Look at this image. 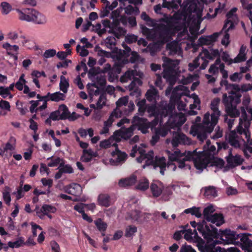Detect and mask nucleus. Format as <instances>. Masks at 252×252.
Returning a JSON list of instances; mask_svg holds the SVG:
<instances>
[{
  "instance_id": "obj_52",
  "label": "nucleus",
  "mask_w": 252,
  "mask_h": 252,
  "mask_svg": "<svg viewBox=\"0 0 252 252\" xmlns=\"http://www.w3.org/2000/svg\"><path fill=\"white\" fill-rule=\"evenodd\" d=\"M146 47L147 48L144 49L143 51L147 50L152 56L154 55L158 50V46L156 43H150Z\"/></svg>"
},
{
  "instance_id": "obj_41",
  "label": "nucleus",
  "mask_w": 252,
  "mask_h": 252,
  "mask_svg": "<svg viewBox=\"0 0 252 252\" xmlns=\"http://www.w3.org/2000/svg\"><path fill=\"white\" fill-rule=\"evenodd\" d=\"M134 75V70H127L121 77L120 80L122 83L127 82L128 80H131Z\"/></svg>"
},
{
  "instance_id": "obj_56",
  "label": "nucleus",
  "mask_w": 252,
  "mask_h": 252,
  "mask_svg": "<svg viewBox=\"0 0 252 252\" xmlns=\"http://www.w3.org/2000/svg\"><path fill=\"white\" fill-rule=\"evenodd\" d=\"M125 11L126 13L128 15H131L133 13L136 15H138L139 13V10L137 7H133L130 5H128L126 7Z\"/></svg>"
},
{
  "instance_id": "obj_50",
  "label": "nucleus",
  "mask_w": 252,
  "mask_h": 252,
  "mask_svg": "<svg viewBox=\"0 0 252 252\" xmlns=\"http://www.w3.org/2000/svg\"><path fill=\"white\" fill-rule=\"evenodd\" d=\"M128 63V59L126 57L124 58L123 55L121 54L117 57V61L115 63L122 68L125 64Z\"/></svg>"
},
{
  "instance_id": "obj_43",
  "label": "nucleus",
  "mask_w": 252,
  "mask_h": 252,
  "mask_svg": "<svg viewBox=\"0 0 252 252\" xmlns=\"http://www.w3.org/2000/svg\"><path fill=\"white\" fill-rule=\"evenodd\" d=\"M157 103H152L151 104L148 105L146 109L147 112L150 115L156 116L158 115V111L157 110Z\"/></svg>"
},
{
  "instance_id": "obj_44",
  "label": "nucleus",
  "mask_w": 252,
  "mask_h": 252,
  "mask_svg": "<svg viewBox=\"0 0 252 252\" xmlns=\"http://www.w3.org/2000/svg\"><path fill=\"white\" fill-rule=\"evenodd\" d=\"M61 81L60 83V90L63 92V93H66L67 89L69 87V83L63 76H61Z\"/></svg>"
},
{
  "instance_id": "obj_35",
  "label": "nucleus",
  "mask_w": 252,
  "mask_h": 252,
  "mask_svg": "<svg viewBox=\"0 0 252 252\" xmlns=\"http://www.w3.org/2000/svg\"><path fill=\"white\" fill-rule=\"evenodd\" d=\"M59 110H60V112L61 111L62 112V114H60L61 120H66L69 117L70 112L67 107L65 104L60 105Z\"/></svg>"
},
{
  "instance_id": "obj_37",
  "label": "nucleus",
  "mask_w": 252,
  "mask_h": 252,
  "mask_svg": "<svg viewBox=\"0 0 252 252\" xmlns=\"http://www.w3.org/2000/svg\"><path fill=\"white\" fill-rule=\"evenodd\" d=\"M220 85L221 86L224 85L225 87L226 90L228 91V92H230L231 90H237L238 89V84L229 83L228 81L226 80V79H225L224 80H222L220 81Z\"/></svg>"
},
{
  "instance_id": "obj_47",
  "label": "nucleus",
  "mask_w": 252,
  "mask_h": 252,
  "mask_svg": "<svg viewBox=\"0 0 252 252\" xmlns=\"http://www.w3.org/2000/svg\"><path fill=\"white\" fill-rule=\"evenodd\" d=\"M128 103V97L127 96L120 97L116 103L117 107L115 109H117L118 111H120L119 110V108L123 106V105L126 106Z\"/></svg>"
},
{
  "instance_id": "obj_17",
  "label": "nucleus",
  "mask_w": 252,
  "mask_h": 252,
  "mask_svg": "<svg viewBox=\"0 0 252 252\" xmlns=\"http://www.w3.org/2000/svg\"><path fill=\"white\" fill-rule=\"evenodd\" d=\"M137 181L136 176L132 174L129 177L119 180L118 184L120 187L128 188L135 185Z\"/></svg>"
},
{
  "instance_id": "obj_10",
  "label": "nucleus",
  "mask_w": 252,
  "mask_h": 252,
  "mask_svg": "<svg viewBox=\"0 0 252 252\" xmlns=\"http://www.w3.org/2000/svg\"><path fill=\"white\" fill-rule=\"evenodd\" d=\"M217 241H208L205 244H198V248L201 252H222V248L216 247Z\"/></svg>"
},
{
  "instance_id": "obj_59",
  "label": "nucleus",
  "mask_w": 252,
  "mask_h": 252,
  "mask_svg": "<svg viewBox=\"0 0 252 252\" xmlns=\"http://www.w3.org/2000/svg\"><path fill=\"white\" fill-rule=\"evenodd\" d=\"M31 106L30 107V111L31 113H37L38 111L37 106L39 105V101L31 100L30 101Z\"/></svg>"
},
{
  "instance_id": "obj_49",
  "label": "nucleus",
  "mask_w": 252,
  "mask_h": 252,
  "mask_svg": "<svg viewBox=\"0 0 252 252\" xmlns=\"http://www.w3.org/2000/svg\"><path fill=\"white\" fill-rule=\"evenodd\" d=\"M141 217V212L138 210H132L129 213V217L135 221L139 222Z\"/></svg>"
},
{
  "instance_id": "obj_1",
  "label": "nucleus",
  "mask_w": 252,
  "mask_h": 252,
  "mask_svg": "<svg viewBox=\"0 0 252 252\" xmlns=\"http://www.w3.org/2000/svg\"><path fill=\"white\" fill-rule=\"evenodd\" d=\"M238 89L231 90L228 92V96L225 93L222 95L223 103L227 114L231 118L237 117L240 115V112L237 108V105L241 102L242 94L240 92H246L252 89L250 84H243L240 87L238 84Z\"/></svg>"
},
{
  "instance_id": "obj_42",
  "label": "nucleus",
  "mask_w": 252,
  "mask_h": 252,
  "mask_svg": "<svg viewBox=\"0 0 252 252\" xmlns=\"http://www.w3.org/2000/svg\"><path fill=\"white\" fill-rule=\"evenodd\" d=\"M166 49L169 51V54L170 55L176 54L178 51L177 43L174 42L167 43L166 45Z\"/></svg>"
},
{
  "instance_id": "obj_54",
  "label": "nucleus",
  "mask_w": 252,
  "mask_h": 252,
  "mask_svg": "<svg viewBox=\"0 0 252 252\" xmlns=\"http://www.w3.org/2000/svg\"><path fill=\"white\" fill-rule=\"evenodd\" d=\"M137 228L135 226L129 225L126 229L125 236L129 238L132 237L137 232Z\"/></svg>"
},
{
  "instance_id": "obj_63",
  "label": "nucleus",
  "mask_w": 252,
  "mask_h": 252,
  "mask_svg": "<svg viewBox=\"0 0 252 252\" xmlns=\"http://www.w3.org/2000/svg\"><path fill=\"white\" fill-rule=\"evenodd\" d=\"M130 57L128 60L129 63H135L136 62L138 61L140 56L136 51H132L130 54Z\"/></svg>"
},
{
  "instance_id": "obj_62",
  "label": "nucleus",
  "mask_w": 252,
  "mask_h": 252,
  "mask_svg": "<svg viewBox=\"0 0 252 252\" xmlns=\"http://www.w3.org/2000/svg\"><path fill=\"white\" fill-rule=\"evenodd\" d=\"M106 99L105 97L103 95H100L97 102L96 104V109H101L103 106L105 105V102L104 101Z\"/></svg>"
},
{
  "instance_id": "obj_55",
  "label": "nucleus",
  "mask_w": 252,
  "mask_h": 252,
  "mask_svg": "<svg viewBox=\"0 0 252 252\" xmlns=\"http://www.w3.org/2000/svg\"><path fill=\"white\" fill-rule=\"evenodd\" d=\"M104 42L107 48L112 49L116 45V40L113 36H108L104 40Z\"/></svg>"
},
{
  "instance_id": "obj_32",
  "label": "nucleus",
  "mask_w": 252,
  "mask_h": 252,
  "mask_svg": "<svg viewBox=\"0 0 252 252\" xmlns=\"http://www.w3.org/2000/svg\"><path fill=\"white\" fill-rule=\"evenodd\" d=\"M136 105L138 107V111L139 114L143 116L146 111L147 104L145 99H142L136 102Z\"/></svg>"
},
{
  "instance_id": "obj_15",
  "label": "nucleus",
  "mask_w": 252,
  "mask_h": 252,
  "mask_svg": "<svg viewBox=\"0 0 252 252\" xmlns=\"http://www.w3.org/2000/svg\"><path fill=\"white\" fill-rule=\"evenodd\" d=\"M146 99L151 103H157V100L159 98V94L158 90L154 86L150 87V88L147 90L145 94Z\"/></svg>"
},
{
  "instance_id": "obj_3",
  "label": "nucleus",
  "mask_w": 252,
  "mask_h": 252,
  "mask_svg": "<svg viewBox=\"0 0 252 252\" xmlns=\"http://www.w3.org/2000/svg\"><path fill=\"white\" fill-rule=\"evenodd\" d=\"M164 21L167 25L161 24L159 27L160 38L159 41L162 44L167 42L171 35L176 32L180 30V28L175 25L177 24V22L174 21L173 16L165 18Z\"/></svg>"
},
{
  "instance_id": "obj_40",
  "label": "nucleus",
  "mask_w": 252,
  "mask_h": 252,
  "mask_svg": "<svg viewBox=\"0 0 252 252\" xmlns=\"http://www.w3.org/2000/svg\"><path fill=\"white\" fill-rule=\"evenodd\" d=\"M184 213L186 214H191L198 218H201L202 216V214L200 211V208L196 207H192L187 209L184 211Z\"/></svg>"
},
{
  "instance_id": "obj_57",
  "label": "nucleus",
  "mask_w": 252,
  "mask_h": 252,
  "mask_svg": "<svg viewBox=\"0 0 252 252\" xmlns=\"http://www.w3.org/2000/svg\"><path fill=\"white\" fill-rule=\"evenodd\" d=\"M122 114V113L121 111H118L117 109H115L111 113L108 120H110V121H112V123H113L115 121V119L121 117Z\"/></svg>"
},
{
  "instance_id": "obj_38",
  "label": "nucleus",
  "mask_w": 252,
  "mask_h": 252,
  "mask_svg": "<svg viewBox=\"0 0 252 252\" xmlns=\"http://www.w3.org/2000/svg\"><path fill=\"white\" fill-rule=\"evenodd\" d=\"M11 191L10 188L8 186H5L4 191L2 192L3 199L6 204L7 205H10L11 200L10 192Z\"/></svg>"
},
{
  "instance_id": "obj_53",
  "label": "nucleus",
  "mask_w": 252,
  "mask_h": 252,
  "mask_svg": "<svg viewBox=\"0 0 252 252\" xmlns=\"http://www.w3.org/2000/svg\"><path fill=\"white\" fill-rule=\"evenodd\" d=\"M111 32L114 34L116 37L119 38L121 36L125 35L126 31L124 28L119 27L116 28L115 30L114 29L111 30Z\"/></svg>"
},
{
  "instance_id": "obj_58",
  "label": "nucleus",
  "mask_w": 252,
  "mask_h": 252,
  "mask_svg": "<svg viewBox=\"0 0 252 252\" xmlns=\"http://www.w3.org/2000/svg\"><path fill=\"white\" fill-rule=\"evenodd\" d=\"M137 36L134 34H127L125 37V41L128 44H131L136 42L137 40Z\"/></svg>"
},
{
  "instance_id": "obj_6",
  "label": "nucleus",
  "mask_w": 252,
  "mask_h": 252,
  "mask_svg": "<svg viewBox=\"0 0 252 252\" xmlns=\"http://www.w3.org/2000/svg\"><path fill=\"white\" fill-rule=\"evenodd\" d=\"M245 235H246V233L237 234L235 231L230 229H220L219 232V238L224 244H234L238 242L239 239H240L242 244L241 239Z\"/></svg>"
},
{
  "instance_id": "obj_36",
  "label": "nucleus",
  "mask_w": 252,
  "mask_h": 252,
  "mask_svg": "<svg viewBox=\"0 0 252 252\" xmlns=\"http://www.w3.org/2000/svg\"><path fill=\"white\" fill-rule=\"evenodd\" d=\"M41 210H42V215L44 217L45 215H47V214L55 213L57 211V208L51 205L43 204L41 207Z\"/></svg>"
},
{
  "instance_id": "obj_19",
  "label": "nucleus",
  "mask_w": 252,
  "mask_h": 252,
  "mask_svg": "<svg viewBox=\"0 0 252 252\" xmlns=\"http://www.w3.org/2000/svg\"><path fill=\"white\" fill-rule=\"evenodd\" d=\"M232 149H229L228 156L226 158V161L230 165H240L242 164L244 160L239 155H232Z\"/></svg>"
},
{
  "instance_id": "obj_9",
  "label": "nucleus",
  "mask_w": 252,
  "mask_h": 252,
  "mask_svg": "<svg viewBox=\"0 0 252 252\" xmlns=\"http://www.w3.org/2000/svg\"><path fill=\"white\" fill-rule=\"evenodd\" d=\"M132 123H133V126H135L137 129L142 133L146 134L148 132V129L150 128V126L149 122L147 119L135 115L133 117Z\"/></svg>"
},
{
  "instance_id": "obj_23",
  "label": "nucleus",
  "mask_w": 252,
  "mask_h": 252,
  "mask_svg": "<svg viewBox=\"0 0 252 252\" xmlns=\"http://www.w3.org/2000/svg\"><path fill=\"white\" fill-rule=\"evenodd\" d=\"M136 182L135 188L137 190L145 191L149 188V181L145 177H141Z\"/></svg>"
},
{
  "instance_id": "obj_7",
  "label": "nucleus",
  "mask_w": 252,
  "mask_h": 252,
  "mask_svg": "<svg viewBox=\"0 0 252 252\" xmlns=\"http://www.w3.org/2000/svg\"><path fill=\"white\" fill-rule=\"evenodd\" d=\"M212 223L208 224L204 220L203 225L199 226L198 231L206 241H213L214 239L219 238V232Z\"/></svg>"
},
{
  "instance_id": "obj_26",
  "label": "nucleus",
  "mask_w": 252,
  "mask_h": 252,
  "mask_svg": "<svg viewBox=\"0 0 252 252\" xmlns=\"http://www.w3.org/2000/svg\"><path fill=\"white\" fill-rule=\"evenodd\" d=\"M178 64L179 62L177 60H172L165 57L163 59L162 66H165L169 69H173V70L174 71Z\"/></svg>"
},
{
  "instance_id": "obj_28",
  "label": "nucleus",
  "mask_w": 252,
  "mask_h": 252,
  "mask_svg": "<svg viewBox=\"0 0 252 252\" xmlns=\"http://www.w3.org/2000/svg\"><path fill=\"white\" fill-rule=\"evenodd\" d=\"M204 195L208 198H214L217 196V191L213 186H208L204 188Z\"/></svg>"
},
{
  "instance_id": "obj_12",
  "label": "nucleus",
  "mask_w": 252,
  "mask_h": 252,
  "mask_svg": "<svg viewBox=\"0 0 252 252\" xmlns=\"http://www.w3.org/2000/svg\"><path fill=\"white\" fill-rule=\"evenodd\" d=\"M220 101V98L217 97L213 99L211 102L210 107L213 111V113L211 114V117L214 124H217L220 115V111L218 108Z\"/></svg>"
},
{
  "instance_id": "obj_24",
  "label": "nucleus",
  "mask_w": 252,
  "mask_h": 252,
  "mask_svg": "<svg viewBox=\"0 0 252 252\" xmlns=\"http://www.w3.org/2000/svg\"><path fill=\"white\" fill-rule=\"evenodd\" d=\"M98 205L108 207L111 205V199L110 196L108 194H100L98 197Z\"/></svg>"
},
{
  "instance_id": "obj_48",
  "label": "nucleus",
  "mask_w": 252,
  "mask_h": 252,
  "mask_svg": "<svg viewBox=\"0 0 252 252\" xmlns=\"http://www.w3.org/2000/svg\"><path fill=\"white\" fill-rule=\"evenodd\" d=\"M0 7L1 8V13L3 15L8 14L12 10L11 5L7 2H2L0 4Z\"/></svg>"
},
{
  "instance_id": "obj_60",
  "label": "nucleus",
  "mask_w": 252,
  "mask_h": 252,
  "mask_svg": "<svg viewBox=\"0 0 252 252\" xmlns=\"http://www.w3.org/2000/svg\"><path fill=\"white\" fill-rule=\"evenodd\" d=\"M112 140L115 141L116 142H120L121 138V130H117L114 133L112 136L110 137Z\"/></svg>"
},
{
  "instance_id": "obj_11",
  "label": "nucleus",
  "mask_w": 252,
  "mask_h": 252,
  "mask_svg": "<svg viewBox=\"0 0 252 252\" xmlns=\"http://www.w3.org/2000/svg\"><path fill=\"white\" fill-rule=\"evenodd\" d=\"M183 157H184V153H182L180 150H177L169 156V160L171 161H178V167L181 169H183L186 166H188L189 169L190 166L185 163L186 160H184Z\"/></svg>"
},
{
  "instance_id": "obj_14",
  "label": "nucleus",
  "mask_w": 252,
  "mask_h": 252,
  "mask_svg": "<svg viewBox=\"0 0 252 252\" xmlns=\"http://www.w3.org/2000/svg\"><path fill=\"white\" fill-rule=\"evenodd\" d=\"M225 138L228 143L234 148H240V136L237 134L235 130H231L225 135Z\"/></svg>"
},
{
  "instance_id": "obj_34",
  "label": "nucleus",
  "mask_w": 252,
  "mask_h": 252,
  "mask_svg": "<svg viewBox=\"0 0 252 252\" xmlns=\"http://www.w3.org/2000/svg\"><path fill=\"white\" fill-rule=\"evenodd\" d=\"M94 222L99 231H106L108 225L101 218H98Z\"/></svg>"
},
{
  "instance_id": "obj_27",
  "label": "nucleus",
  "mask_w": 252,
  "mask_h": 252,
  "mask_svg": "<svg viewBox=\"0 0 252 252\" xmlns=\"http://www.w3.org/2000/svg\"><path fill=\"white\" fill-rule=\"evenodd\" d=\"M48 97H49V99L51 101L59 102L61 100H64L65 95L60 92H57L53 94L48 93Z\"/></svg>"
},
{
  "instance_id": "obj_8",
  "label": "nucleus",
  "mask_w": 252,
  "mask_h": 252,
  "mask_svg": "<svg viewBox=\"0 0 252 252\" xmlns=\"http://www.w3.org/2000/svg\"><path fill=\"white\" fill-rule=\"evenodd\" d=\"M213 130L214 128L211 125L208 126L197 125L191 128L193 135L196 136L197 139L201 141L205 140L207 138V134L211 133Z\"/></svg>"
},
{
  "instance_id": "obj_22",
  "label": "nucleus",
  "mask_w": 252,
  "mask_h": 252,
  "mask_svg": "<svg viewBox=\"0 0 252 252\" xmlns=\"http://www.w3.org/2000/svg\"><path fill=\"white\" fill-rule=\"evenodd\" d=\"M150 189L153 196L158 197L162 193L163 187L160 182H154L151 184Z\"/></svg>"
},
{
  "instance_id": "obj_20",
  "label": "nucleus",
  "mask_w": 252,
  "mask_h": 252,
  "mask_svg": "<svg viewBox=\"0 0 252 252\" xmlns=\"http://www.w3.org/2000/svg\"><path fill=\"white\" fill-rule=\"evenodd\" d=\"M64 191L66 193L74 195L79 196L81 193V187L77 183H72L64 188Z\"/></svg>"
},
{
  "instance_id": "obj_39",
  "label": "nucleus",
  "mask_w": 252,
  "mask_h": 252,
  "mask_svg": "<svg viewBox=\"0 0 252 252\" xmlns=\"http://www.w3.org/2000/svg\"><path fill=\"white\" fill-rule=\"evenodd\" d=\"M164 69L162 73V76L166 80H170V79H173L174 81H175V77L173 75L174 73V70L173 69H169L167 68L165 66H163Z\"/></svg>"
},
{
  "instance_id": "obj_18",
  "label": "nucleus",
  "mask_w": 252,
  "mask_h": 252,
  "mask_svg": "<svg viewBox=\"0 0 252 252\" xmlns=\"http://www.w3.org/2000/svg\"><path fill=\"white\" fill-rule=\"evenodd\" d=\"M249 237H252V234L246 233L242 238V249L245 252H252V240Z\"/></svg>"
},
{
  "instance_id": "obj_64",
  "label": "nucleus",
  "mask_w": 252,
  "mask_h": 252,
  "mask_svg": "<svg viewBox=\"0 0 252 252\" xmlns=\"http://www.w3.org/2000/svg\"><path fill=\"white\" fill-rule=\"evenodd\" d=\"M180 252H196L190 245H183L180 249Z\"/></svg>"
},
{
  "instance_id": "obj_45",
  "label": "nucleus",
  "mask_w": 252,
  "mask_h": 252,
  "mask_svg": "<svg viewBox=\"0 0 252 252\" xmlns=\"http://www.w3.org/2000/svg\"><path fill=\"white\" fill-rule=\"evenodd\" d=\"M210 118V114L209 113H206L204 116L202 124H198V125H203V126H211V125L213 126L214 128L215 126L217 124H213V122L212 121V119L211 118V121L209 120Z\"/></svg>"
},
{
  "instance_id": "obj_46",
  "label": "nucleus",
  "mask_w": 252,
  "mask_h": 252,
  "mask_svg": "<svg viewBox=\"0 0 252 252\" xmlns=\"http://www.w3.org/2000/svg\"><path fill=\"white\" fill-rule=\"evenodd\" d=\"M63 173H72L73 169L69 164H65V160L62 162L59 167Z\"/></svg>"
},
{
  "instance_id": "obj_2",
  "label": "nucleus",
  "mask_w": 252,
  "mask_h": 252,
  "mask_svg": "<svg viewBox=\"0 0 252 252\" xmlns=\"http://www.w3.org/2000/svg\"><path fill=\"white\" fill-rule=\"evenodd\" d=\"M194 9H190V7L192 6L191 5L189 6V9H187V11L189 13L186 12H182L181 13L176 12L173 15V18L174 21H177V24L178 21L182 19L186 21L188 19L187 22L189 23L192 21L194 23H196L197 29L195 30L196 32L199 29L200 24L202 21L201 15H202V10L201 9H196L197 8V5L196 4L193 5Z\"/></svg>"
},
{
  "instance_id": "obj_61",
  "label": "nucleus",
  "mask_w": 252,
  "mask_h": 252,
  "mask_svg": "<svg viewBox=\"0 0 252 252\" xmlns=\"http://www.w3.org/2000/svg\"><path fill=\"white\" fill-rule=\"evenodd\" d=\"M221 59L222 61L227 63L228 65H230L234 63V60L230 58L229 54L226 52L222 53Z\"/></svg>"
},
{
  "instance_id": "obj_51",
  "label": "nucleus",
  "mask_w": 252,
  "mask_h": 252,
  "mask_svg": "<svg viewBox=\"0 0 252 252\" xmlns=\"http://www.w3.org/2000/svg\"><path fill=\"white\" fill-rule=\"evenodd\" d=\"M174 109L175 105L174 104H169L162 110V115L164 117L168 115H171Z\"/></svg>"
},
{
  "instance_id": "obj_33",
  "label": "nucleus",
  "mask_w": 252,
  "mask_h": 252,
  "mask_svg": "<svg viewBox=\"0 0 252 252\" xmlns=\"http://www.w3.org/2000/svg\"><path fill=\"white\" fill-rule=\"evenodd\" d=\"M47 160H51L50 162L48 164V166L49 167H56L58 165H59L60 166L61 163L64 160L63 158H60L59 157L54 158V156L48 158Z\"/></svg>"
},
{
  "instance_id": "obj_30",
  "label": "nucleus",
  "mask_w": 252,
  "mask_h": 252,
  "mask_svg": "<svg viewBox=\"0 0 252 252\" xmlns=\"http://www.w3.org/2000/svg\"><path fill=\"white\" fill-rule=\"evenodd\" d=\"M209 164L211 166H216L221 169L224 166L225 162L220 158H214L209 159Z\"/></svg>"
},
{
  "instance_id": "obj_21",
  "label": "nucleus",
  "mask_w": 252,
  "mask_h": 252,
  "mask_svg": "<svg viewBox=\"0 0 252 252\" xmlns=\"http://www.w3.org/2000/svg\"><path fill=\"white\" fill-rule=\"evenodd\" d=\"M153 165L155 169L157 167L160 168V173L162 175H164V171L166 170V159L164 157L158 158L156 157L155 160L153 161Z\"/></svg>"
},
{
  "instance_id": "obj_29",
  "label": "nucleus",
  "mask_w": 252,
  "mask_h": 252,
  "mask_svg": "<svg viewBox=\"0 0 252 252\" xmlns=\"http://www.w3.org/2000/svg\"><path fill=\"white\" fill-rule=\"evenodd\" d=\"M134 128L133 126H131L124 130H121V138L126 140L129 139L133 134Z\"/></svg>"
},
{
  "instance_id": "obj_13",
  "label": "nucleus",
  "mask_w": 252,
  "mask_h": 252,
  "mask_svg": "<svg viewBox=\"0 0 252 252\" xmlns=\"http://www.w3.org/2000/svg\"><path fill=\"white\" fill-rule=\"evenodd\" d=\"M189 143V139L184 133L176 132L173 134L171 144L174 148L179 145H185Z\"/></svg>"
},
{
  "instance_id": "obj_31",
  "label": "nucleus",
  "mask_w": 252,
  "mask_h": 252,
  "mask_svg": "<svg viewBox=\"0 0 252 252\" xmlns=\"http://www.w3.org/2000/svg\"><path fill=\"white\" fill-rule=\"evenodd\" d=\"M209 164V159L199 158L196 160L194 165L196 169L202 170L206 168Z\"/></svg>"
},
{
  "instance_id": "obj_16",
  "label": "nucleus",
  "mask_w": 252,
  "mask_h": 252,
  "mask_svg": "<svg viewBox=\"0 0 252 252\" xmlns=\"http://www.w3.org/2000/svg\"><path fill=\"white\" fill-rule=\"evenodd\" d=\"M237 10V8L233 7L226 14L227 20L223 25V30L225 29L228 26H229L228 30H232L234 28V23L231 19H233L234 17H237L235 13Z\"/></svg>"
},
{
  "instance_id": "obj_5",
  "label": "nucleus",
  "mask_w": 252,
  "mask_h": 252,
  "mask_svg": "<svg viewBox=\"0 0 252 252\" xmlns=\"http://www.w3.org/2000/svg\"><path fill=\"white\" fill-rule=\"evenodd\" d=\"M215 209L212 205L205 207L203 210V215L205 221L215 224L220 226L224 222V217L222 214L214 213Z\"/></svg>"
},
{
  "instance_id": "obj_25",
  "label": "nucleus",
  "mask_w": 252,
  "mask_h": 252,
  "mask_svg": "<svg viewBox=\"0 0 252 252\" xmlns=\"http://www.w3.org/2000/svg\"><path fill=\"white\" fill-rule=\"evenodd\" d=\"M112 154L113 157L117 156L115 160H113V162L117 163L125 161L127 158V155L125 152H121L118 147H116L115 151H113Z\"/></svg>"
},
{
  "instance_id": "obj_4",
  "label": "nucleus",
  "mask_w": 252,
  "mask_h": 252,
  "mask_svg": "<svg viewBox=\"0 0 252 252\" xmlns=\"http://www.w3.org/2000/svg\"><path fill=\"white\" fill-rule=\"evenodd\" d=\"M19 19L21 21L32 22L35 24L43 25L46 23V16L33 8H25L23 10L17 9Z\"/></svg>"
}]
</instances>
